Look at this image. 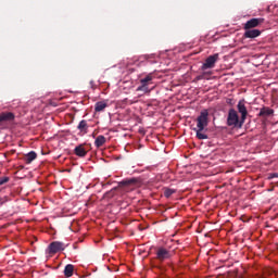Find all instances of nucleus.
<instances>
[{"label": "nucleus", "mask_w": 278, "mask_h": 278, "mask_svg": "<svg viewBox=\"0 0 278 278\" xmlns=\"http://www.w3.org/2000/svg\"><path fill=\"white\" fill-rule=\"evenodd\" d=\"M227 125L228 127H238L239 129L244 125L242 117L240 118L236 109H230L228 111Z\"/></svg>", "instance_id": "nucleus-1"}, {"label": "nucleus", "mask_w": 278, "mask_h": 278, "mask_svg": "<svg viewBox=\"0 0 278 278\" xmlns=\"http://www.w3.org/2000/svg\"><path fill=\"white\" fill-rule=\"evenodd\" d=\"M210 125V112L207 109H204L200 112V115L197 117V127L200 131H203L205 127Z\"/></svg>", "instance_id": "nucleus-2"}, {"label": "nucleus", "mask_w": 278, "mask_h": 278, "mask_svg": "<svg viewBox=\"0 0 278 278\" xmlns=\"http://www.w3.org/2000/svg\"><path fill=\"white\" fill-rule=\"evenodd\" d=\"M64 249H66L64 242L54 241L48 245L47 253H49V255H55V253H60V251H64Z\"/></svg>", "instance_id": "nucleus-3"}, {"label": "nucleus", "mask_w": 278, "mask_h": 278, "mask_svg": "<svg viewBox=\"0 0 278 278\" xmlns=\"http://www.w3.org/2000/svg\"><path fill=\"white\" fill-rule=\"evenodd\" d=\"M151 81H153V75L149 74L140 80V86L137 88V92H149Z\"/></svg>", "instance_id": "nucleus-4"}, {"label": "nucleus", "mask_w": 278, "mask_h": 278, "mask_svg": "<svg viewBox=\"0 0 278 278\" xmlns=\"http://www.w3.org/2000/svg\"><path fill=\"white\" fill-rule=\"evenodd\" d=\"M16 118V115L12 112H2L0 113V127H3L10 123H13V121Z\"/></svg>", "instance_id": "nucleus-5"}, {"label": "nucleus", "mask_w": 278, "mask_h": 278, "mask_svg": "<svg viewBox=\"0 0 278 278\" xmlns=\"http://www.w3.org/2000/svg\"><path fill=\"white\" fill-rule=\"evenodd\" d=\"M218 62V53H215L213 55H210L205 62L202 64L201 70L207 71V68H214L216 66V63Z\"/></svg>", "instance_id": "nucleus-6"}, {"label": "nucleus", "mask_w": 278, "mask_h": 278, "mask_svg": "<svg viewBox=\"0 0 278 278\" xmlns=\"http://www.w3.org/2000/svg\"><path fill=\"white\" fill-rule=\"evenodd\" d=\"M156 260H159V262H165V260H170V251L165 248H159L156 250Z\"/></svg>", "instance_id": "nucleus-7"}, {"label": "nucleus", "mask_w": 278, "mask_h": 278, "mask_svg": "<svg viewBox=\"0 0 278 278\" xmlns=\"http://www.w3.org/2000/svg\"><path fill=\"white\" fill-rule=\"evenodd\" d=\"M264 23V18L258 17V18H251L244 24L243 29H255V27H260Z\"/></svg>", "instance_id": "nucleus-8"}, {"label": "nucleus", "mask_w": 278, "mask_h": 278, "mask_svg": "<svg viewBox=\"0 0 278 278\" xmlns=\"http://www.w3.org/2000/svg\"><path fill=\"white\" fill-rule=\"evenodd\" d=\"M237 110L239 114H241L242 123L247 121V116H249V111L247 110V105H244V100H240L237 104Z\"/></svg>", "instance_id": "nucleus-9"}, {"label": "nucleus", "mask_w": 278, "mask_h": 278, "mask_svg": "<svg viewBox=\"0 0 278 278\" xmlns=\"http://www.w3.org/2000/svg\"><path fill=\"white\" fill-rule=\"evenodd\" d=\"M138 184L137 178H126L118 182L119 188H127L129 186H136Z\"/></svg>", "instance_id": "nucleus-10"}, {"label": "nucleus", "mask_w": 278, "mask_h": 278, "mask_svg": "<svg viewBox=\"0 0 278 278\" xmlns=\"http://www.w3.org/2000/svg\"><path fill=\"white\" fill-rule=\"evenodd\" d=\"M262 36V31L260 29H245L244 38H257Z\"/></svg>", "instance_id": "nucleus-11"}, {"label": "nucleus", "mask_w": 278, "mask_h": 278, "mask_svg": "<svg viewBox=\"0 0 278 278\" xmlns=\"http://www.w3.org/2000/svg\"><path fill=\"white\" fill-rule=\"evenodd\" d=\"M74 153L75 155H77L78 157H86V155H88V151L86 150V148H84V144H79L74 149Z\"/></svg>", "instance_id": "nucleus-12"}, {"label": "nucleus", "mask_w": 278, "mask_h": 278, "mask_svg": "<svg viewBox=\"0 0 278 278\" xmlns=\"http://www.w3.org/2000/svg\"><path fill=\"white\" fill-rule=\"evenodd\" d=\"M105 142H108V139L105 138V136L100 135L96 138L94 146L97 147V149H101V147H103Z\"/></svg>", "instance_id": "nucleus-13"}, {"label": "nucleus", "mask_w": 278, "mask_h": 278, "mask_svg": "<svg viewBox=\"0 0 278 278\" xmlns=\"http://www.w3.org/2000/svg\"><path fill=\"white\" fill-rule=\"evenodd\" d=\"M36 157H38V154H36L34 151H30L24 156V162L26 164H31Z\"/></svg>", "instance_id": "nucleus-14"}, {"label": "nucleus", "mask_w": 278, "mask_h": 278, "mask_svg": "<svg viewBox=\"0 0 278 278\" xmlns=\"http://www.w3.org/2000/svg\"><path fill=\"white\" fill-rule=\"evenodd\" d=\"M273 114H275V110L264 106L261 109L258 116H273Z\"/></svg>", "instance_id": "nucleus-15"}, {"label": "nucleus", "mask_w": 278, "mask_h": 278, "mask_svg": "<svg viewBox=\"0 0 278 278\" xmlns=\"http://www.w3.org/2000/svg\"><path fill=\"white\" fill-rule=\"evenodd\" d=\"M83 134H88V122L86 119H81L77 126Z\"/></svg>", "instance_id": "nucleus-16"}, {"label": "nucleus", "mask_w": 278, "mask_h": 278, "mask_svg": "<svg viewBox=\"0 0 278 278\" xmlns=\"http://www.w3.org/2000/svg\"><path fill=\"white\" fill-rule=\"evenodd\" d=\"M75 273V266L73 264H68L64 268V276L65 277H71Z\"/></svg>", "instance_id": "nucleus-17"}, {"label": "nucleus", "mask_w": 278, "mask_h": 278, "mask_svg": "<svg viewBox=\"0 0 278 278\" xmlns=\"http://www.w3.org/2000/svg\"><path fill=\"white\" fill-rule=\"evenodd\" d=\"M105 108H108V103L103 102V101H100V102L96 103L94 111L96 112H103V110H105Z\"/></svg>", "instance_id": "nucleus-18"}, {"label": "nucleus", "mask_w": 278, "mask_h": 278, "mask_svg": "<svg viewBox=\"0 0 278 278\" xmlns=\"http://www.w3.org/2000/svg\"><path fill=\"white\" fill-rule=\"evenodd\" d=\"M175 192H177V190L175 189H170V188L163 189V194L166 199H170V195L175 194Z\"/></svg>", "instance_id": "nucleus-19"}, {"label": "nucleus", "mask_w": 278, "mask_h": 278, "mask_svg": "<svg viewBox=\"0 0 278 278\" xmlns=\"http://www.w3.org/2000/svg\"><path fill=\"white\" fill-rule=\"evenodd\" d=\"M197 139L198 140H207V135L203 134V130L201 128L197 129Z\"/></svg>", "instance_id": "nucleus-20"}, {"label": "nucleus", "mask_w": 278, "mask_h": 278, "mask_svg": "<svg viewBox=\"0 0 278 278\" xmlns=\"http://www.w3.org/2000/svg\"><path fill=\"white\" fill-rule=\"evenodd\" d=\"M267 179H278V173H270V174H268Z\"/></svg>", "instance_id": "nucleus-21"}, {"label": "nucleus", "mask_w": 278, "mask_h": 278, "mask_svg": "<svg viewBox=\"0 0 278 278\" xmlns=\"http://www.w3.org/2000/svg\"><path fill=\"white\" fill-rule=\"evenodd\" d=\"M8 181H10V177L0 178V186H3V184H8Z\"/></svg>", "instance_id": "nucleus-22"}, {"label": "nucleus", "mask_w": 278, "mask_h": 278, "mask_svg": "<svg viewBox=\"0 0 278 278\" xmlns=\"http://www.w3.org/2000/svg\"><path fill=\"white\" fill-rule=\"evenodd\" d=\"M90 86L93 90L97 88V85H94V80H90Z\"/></svg>", "instance_id": "nucleus-23"}, {"label": "nucleus", "mask_w": 278, "mask_h": 278, "mask_svg": "<svg viewBox=\"0 0 278 278\" xmlns=\"http://www.w3.org/2000/svg\"><path fill=\"white\" fill-rule=\"evenodd\" d=\"M2 201H4V203H8V201H10V198L9 197H3L1 198Z\"/></svg>", "instance_id": "nucleus-24"}, {"label": "nucleus", "mask_w": 278, "mask_h": 278, "mask_svg": "<svg viewBox=\"0 0 278 278\" xmlns=\"http://www.w3.org/2000/svg\"><path fill=\"white\" fill-rule=\"evenodd\" d=\"M200 79H203V76H202V75L197 76V80L200 81Z\"/></svg>", "instance_id": "nucleus-25"}, {"label": "nucleus", "mask_w": 278, "mask_h": 278, "mask_svg": "<svg viewBox=\"0 0 278 278\" xmlns=\"http://www.w3.org/2000/svg\"><path fill=\"white\" fill-rule=\"evenodd\" d=\"M4 201L0 197V205H3Z\"/></svg>", "instance_id": "nucleus-26"}]
</instances>
